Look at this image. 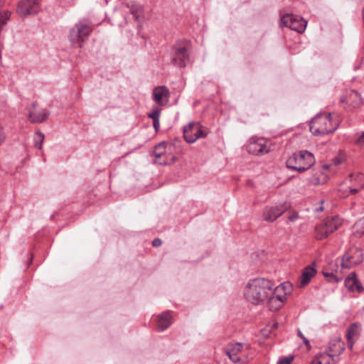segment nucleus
I'll return each mask as SVG.
<instances>
[{
    "label": "nucleus",
    "instance_id": "14",
    "mask_svg": "<svg viewBox=\"0 0 364 364\" xmlns=\"http://www.w3.org/2000/svg\"><path fill=\"white\" fill-rule=\"evenodd\" d=\"M287 209V206L284 205L266 207L262 214L263 220L267 222L272 223L281 216Z\"/></svg>",
    "mask_w": 364,
    "mask_h": 364
},
{
    "label": "nucleus",
    "instance_id": "32",
    "mask_svg": "<svg viewBox=\"0 0 364 364\" xmlns=\"http://www.w3.org/2000/svg\"><path fill=\"white\" fill-rule=\"evenodd\" d=\"M293 359H294L293 356H287V357L281 358L279 359L277 364H291Z\"/></svg>",
    "mask_w": 364,
    "mask_h": 364
},
{
    "label": "nucleus",
    "instance_id": "18",
    "mask_svg": "<svg viewBox=\"0 0 364 364\" xmlns=\"http://www.w3.org/2000/svg\"><path fill=\"white\" fill-rule=\"evenodd\" d=\"M345 349V343L341 337H336L331 339L328 344V353L333 358L341 355Z\"/></svg>",
    "mask_w": 364,
    "mask_h": 364
},
{
    "label": "nucleus",
    "instance_id": "36",
    "mask_svg": "<svg viewBox=\"0 0 364 364\" xmlns=\"http://www.w3.org/2000/svg\"><path fill=\"white\" fill-rule=\"evenodd\" d=\"M176 160V158L175 156L171 157V163L175 162ZM156 162L159 163V164L162 165H166L171 164V162H168L166 161H156Z\"/></svg>",
    "mask_w": 364,
    "mask_h": 364
},
{
    "label": "nucleus",
    "instance_id": "29",
    "mask_svg": "<svg viewBox=\"0 0 364 364\" xmlns=\"http://www.w3.org/2000/svg\"><path fill=\"white\" fill-rule=\"evenodd\" d=\"M44 139V135L40 132H38L35 134L34 136V144L35 146L39 149H41L42 144Z\"/></svg>",
    "mask_w": 364,
    "mask_h": 364
},
{
    "label": "nucleus",
    "instance_id": "2",
    "mask_svg": "<svg viewBox=\"0 0 364 364\" xmlns=\"http://www.w3.org/2000/svg\"><path fill=\"white\" fill-rule=\"evenodd\" d=\"M338 126V121H333L331 114H318L311 119L309 129L314 135H325L333 133Z\"/></svg>",
    "mask_w": 364,
    "mask_h": 364
},
{
    "label": "nucleus",
    "instance_id": "16",
    "mask_svg": "<svg viewBox=\"0 0 364 364\" xmlns=\"http://www.w3.org/2000/svg\"><path fill=\"white\" fill-rule=\"evenodd\" d=\"M153 100L159 105H166L170 97L168 89L164 86H158L153 90Z\"/></svg>",
    "mask_w": 364,
    "mask_h": 364
},
{
    "label": "nucleus",
    "instance_id": "28",
    "mask_svg": "<svg viewBox=\"0 0 364 364\" xmlns=\"http://www.w3.org/2000/svg\"><path fill=\"white\" fill-rule=\"evenodd\" d=\"M354 235L358 237L364 235V219H361L354 225Z\"/></svg>",
    "mask_w": 364,
    "mask_h": 364
},
{
    "label": "nucleus",
    "instance_id": "34",
    "mask_svg": "<svg viewBox=\"0 0 364 364\" xmlns=\"http://www.w3.org/2000/svg\"><path fill=\"white\" fill-rule=\"evenodd\" d=\"M299 218V215L296 212H289L288 215V220L291 222H294Z\"/></svg>",
    "mask_w": 364,
    "mask_h": 364
},
{
    "label": "nucleus",
    "instance_id": "38",
    "mask_svg": "<svg viewBox=\"0 0 364 364\" xmlns=\"http://www.w3.org/2000/svg\"><path fill=\"white\" fill-rule=\"evenodd\" d=\"M357 143L358 144H364V132L360 136V137L357 139Z\"/></svg>",
    "mask_w": 364,
    "mask_h": 364
},
{
    "label": "nucleus",
    "instance_id": "39",
    "mask_svg": "<svg viewBox=\"0 0 364 364\" xmlns=\"http://www.w3.org/2000/svg\"><path fill=\"white\" fill-rule=\"evenodd\" d=\"M329 168V165H323L322 167L318 168V169H322L323 171L325 172L326 170Z\"/></svg>",
    "mask_w": 364,
    "mask_h": 364
},
{
    "label": "nucleus",
    "instance_id": "5",
    "mask_svg": "<svg viewBox=\"0 0 364 364\" xmlns=\"http://www.w3.org/2000/svg\"><path fill=\"white\" fill-rule=\"evenodd\" d=\"M92 31L90 23L82 20L75 23L69 32V40L72 44L83 43Z\"/></svg>",
    "mask_w": 364,
    "mask_h": 364
},
{
    "label": "nucleus",
    "instance_id": "35",
    "mask_svg": "<svg viewBox=\"0 0 364 364\" xmlns=\"http://www.w3.org/2000/svg\"><path fill=\"white\" fill-rule=\"evenodd\" d=\"M161 244H162V241H161V239H159V238H155V239L152 241V245H153L154 247H156L161 246Z\"/></svg>",
    "mask_w": 364,
    "mask_h": 364
},
{
    "label": "nucleus",
    "instance_id": "9",
    "mask_svg": "<svg viewBox=\"0 0 364 364\" xmlns=\"http://www.w3.org/2000/svg\"><path fill=\"white\" fill-rule=\"evenodd\" d=\"M272 142L264 138L252 137L247 146V151L252 154L258 156L270 152L272 150Z\"/></svg>",
    "mask_w": 364,
    "mask_h": 364
},
{
    "label": "nucleus",
    "instance_id": "33",
    "mask_svg": "<svg viewBox=\"0 0 364 364\" xmlns=\"http://www.w3.org/2000/svg\"><path fill=\"white\" fill-rule=\"evenodd\" d=\"M297 334L303 340V342L306 346V347L310 348L311 346L309 340L302 334L301 331L298 330Z\"/></svg>",
    "mask_w": 364,
    "mask_h": 364
},
{
    "label": "nucleus",
    "instance_id": "21",
    "mask_svg": "<svg viewBox=\"0 0 364 364\" xmlns=\"http://www.w3.org/2000/svg\"><path fill=\"white\" fill-rule=\"evenodd\" d=\"M345 285L350 291H358L360 293L363 291V287L355 273L350 274V276L346 279Z\"/></svg>",
    "mask_w": 364,
    "mask_h": 364
},
{
    "label": "nucleus",
    "instance_id": "25",
    "mask_svg": "<svg viewBox=\"0 0 364 364\" xmlns=\"http://www.w3.org/2000/svg\"><path fill=\"white\" fill-rule=\"evenodd\" d=\"M316 271L312 266H307L304 268L302 274L301 276V285H306L311 280V279L315 275Z\"/></svg>",
    "mask_w": 364,
    "mask_h": 364
},
{
    "label": "nucleus",
    "instance_id": "37",
    "mask_svg": "<svg viewBox=\"0 0 364 364\" xmlns=\"http://www.w3.org/2000/svg\"><path fill=\"white\" fill-rule=\"evenodd\" d=\"M153 126H154V128L155 131L158 132V130L159 129V127H160L159 119L154 120Z\"/></svg>",
    "mask_w": 364,
    "mask_h": 364
},
{
    "label": "nucleus",
    "instance_id": "17",
    "mask_svg": "<svg viewBox=\"0 0 364 364\" xmlns=\"http://www.w3.org/2000/svg\"><path fill=\"white\" fill-rule=\"evenodd\" d=\"M127 6L129 9V13L133 16L135 21L139 23L138 27H141V23L144 20V6L136 3L127 4Z\"/></svg>",
    "mask_w": 364,
    "mask_h": 364
},
{
    "label": "nucleus",
    "instance_id": "15",
    "mask_svg": "<svg viewBox=\"0 0 364 364\" xmlns=\"http://www.w3.org/2000/svg\"><path fill=\"white\" fill-rule=\"evenodd\" d=\"M281 291H284L283 287L273 288V295L267 301L269 303V308L271 311L279 309L282 306L283 302L286 300V294L283 295L279 294Z\"/></svg>",
    "mask_w": 364,
    "mask_h": 364
},
{
    "label": "nucleus",
    "instance_id": "22",
    "mask_svg": "<svg viewBox=\"0 0 364 364\" xmlns=\"http://www.w3.org/2000/svg\"><path fill=\"white\" fill-rule=\"evenodd\" d=\"M337 360L328 353H322L316 355L312 360L311 364H336Z\"/></svg>",
    "mask_w": 364,
    "mask_h": 364
},
{
    "label": "nucleus",
    "instance_id": "13",
    "mask_svg": "<svg viewBox=\"0 0 364 364\" xmlns=\"http://www.w3.org/2000/svg\"><path fill=\"white\" fill-rule=\"evenodd\" d=\"M49 115V111L37 107L36 102H33L31 107L28 108V118L31 123H43L48 118Z\"/></svg>",
    "mask_w": 364,
    "mask_h": 364
},
{
    "label": "nucleus",
    "instance_id": "27",
    "mask_svg": "<svg viewBox=\"0 0 364 364\" xmlns=\"http://www.w3.org/2000/svg\"><path fill=\"white\" fill-rule=\"evenodd\" d=\"M166 146V142H161L155 146L153 154L156 159H160L165 155Z\"/></svg>",
    "mask_w": 364,
    "mask_h": 364
},
{
    "label": "nucleus",
    "instance_id": "42",
    "mask_svg": "<svg viewBox=\"0 0 364 364\" xmlns=\"http://www.w3.org/2000/svg\"><path fill=\"white\" fill-rule=\"evenodd\" d=\"M273 327L274 328H277V323H274Z\"/></svg>",
    "mask_w": 364,
    "mask_h": 364
},
{
    "label": "nucleus",
    "instance_id": "20",
    "mask_svg": "<svg viewBox=\"0 0 364 364\" xmlns=\"http://www.w3.org/2000/svg\"><path fill=\"white\" fill-rule=\"evenodd\" d=\"M328 180V174L322 169H314L313 175L309 178V182L313 186H319L326 183Z\"/></svg>",
    "mask_w": 364,
    "mask_h": 364
},
{
    "label": "nucleus",
    "instance_id": "26",
    "mask_svg": "<svg viewBox=\"0 0 364 364\" xmlns=\"http://www.w3.org/2000/svg\"><path fill=\"white\" fill-rule=\"evenodd\" d=\"M348 102L353 108L358 107L362 102L360 94L354 90H351L348 95Z\"/></svg>",
    "mask_w": 364,
    "mask_h": 364
},
{
    "label": "nucleus",
    "instance_id": "23",
    "mask_svg": "<svg viewBox=\"0 0 364 364\" xmlns=\"http://www.w3.org/2000/svg\"><path fill=\"white\" fill-rule=\"evenodd\" d=\"M351 181H355V185L349 186V192L351 194L358 193L364 186V176L361 173L350 176Z\"/></svg>",
    "mask_w": 364,
    "mask_h": 364
},
{
    "label": "nucleus",
    "instance_id": "31",
    "mask_svg": "<svg viewBox=\"0 0 364 364\" xmlns=\"http://www.w3.org/2000/svg\"><path fill=\"white\" fill-rule=\"evenodd\" d=\"M161 109L159 107H154L151 112L148 114V117L154 120L159 119L160 117Z\"/></svg>",
    "mask_w": 364,
    "mask_h": 364
},
{
    "label": "nucleus",
    "instance_id": "1",
    "mask_svg": "<svg viewBox=\"0 0 364 364\" xmlns=\"http://www.w3.org/2000/svg\"><path fill=\"white\" fill-rule=\"evenodd\" d=\"M274 284L264 278L251 279L244 288V297L248 302L259 305L267 302L273 295Z\"/></svg>",
    "mask_w": 364,
    "mask_h": 364
},
{
    "label": "nucleus",
    "instance_id": "12",
    "mask_svg": "<svg viewBox=\"0 0 364 364\" xmlns=\"http://www.w3.org/2000/svg\"><path fill=\"white\" fill-rule=\"evenodd\" d=\"M282 23L291 30L296 31L298 33L304 31L306 27V21L303 18H299L292 14H285L281 18Z\"/></svg>",
    "mask_w": 364,
    "mask_h": 364
},
{
    "label": "nucleus",
    "instance_id": "6",
    "mask_svg": "<svg viewBox=\"0 0 364 364\" xmlns=\"http://www.w3.org/2000/svg\"><path fill=\"white\" fill-rule=\"evenodd\" d=\"M341 219L338 216L326 218L315 228V237L317 240L326 238L341 225Z\"/></svg>",
    "mask_w": 364,
    "mask_h": 364
},
{
    "label": "nucleus",
    "instance_id": "8",
    "mask_svg": "<svg viewBox=\"0 0 364 364\" xmlns=\"http://www.w3.org/2000/svg\"><path fill=\"white\" fill-rule=\"evenodd\" d=\"M363 261V254L362 250L358 247H350L342 256L341 267V268L349 269L361 264Z\"/></svg>",
    "mask_w": 364,
    "mask_h": 364
},
{
    "label": "nucleus",
    "instance_id": "41",
    "mask_svg": "<svg viewBox=\"0 0 364 364\" xmlns=\"http://www.w3.org/2000/svg\"><path fill=\"white\" fill-rule=\"evenodd\" d=\"M341 161L338 159H335V164H341Z\"/></svg>",
    "mask_w": 364,
    "mask_h": 364
},
{
    "label": "nucleus",
    "instance_id": "3",
    "mask_svg": "<svg viewBox=\"0 0 364 364\" xmlns=\"http://www.w3.org/2000/svg\"><path fill=\"white\" fill-rule=\"evenodd\" d=\"M314 163L315 159L314 155L306 150L294 153L286 162L287 166L289 168L299 172H304L309 169Z\"/></svg>",
    "mask_w": 364,
    "mask_h": 364
},
{
    "label": "nucleus",
    "instance_id": "4",
    "mask_svg": "<svg viewBox=\"0 0 364 364\" xmlns=\"http://www.w3.org/2000/svg\"><path fill=\"white\" fill-rule=\"evenodd\" d=\"M250 346L247 343H231L225 348V352L229 358L235 363H245L249 359Z\"/></svg>",
    "mask_w": 364,
    "mask_h": 364
},
{
    "label": "nucleus",
    "instance_id": "7",
    "mask_svg": "<svg viewBox=\"0 0 364 364\" xmlns=\"http://www.w3.org/2000/svg\"><path fill=\"white\" fill-rule=\"evenodd\" d=\"M172 63L178 68H185L190 63V53L185 41H177L172 47Z\"/></svg>",
    "mask_w": 364,
    "mask_h": 364
},
{
    "label": "nucleus",
    "instance_id": "10",
    "mask_svg": "<svg viewBox=\"0 0 364 364\" xmlns=\"http://www.w3.org/2000/svg\"><path fill=\"white\" fill-rule=\"evenodd\" d=\"M205 136L206 134L202 130L200 124L198 122H191L183 129V137L190 144Z\"/></svg>",
    "mask_w": 364,
    "mask_h": 364
},
{
    "label": "nucleus",
    "instance_id": "30",
    "mask_svg": "<svg viewBox=\"0 0 364 364\" xmlns=\"http://www.w3.org/2000/svg\"><path fill=\"white\" fill-rule=\"evenodd\" d=\"M323 273L326 278H328L329 282H338L342 279L341 277L336 275L333 272L324 271Z\"/></svg>",
    "mask_w": 364,
    "mask_h": 364
},
{
    "label": "nucleus",
    "instance_id": "24",
    "mask_svg": "<svg viewBox=\"0 0 364 364\" xmlns=\"http://www.w3.org/2000/svg\"><path fill=\"white\" fill-rule=\"evenodd\" d=\"M172 323V316L169 311L164 312L158 317V328L160 331L166 329Z\"/></svg>",
    "mask_w": 364,
    "mask_h": 364
},
{
    "label": "nucleus",
    "instance_id": "40",
    "mask_svg": "<svg viewBox=\"0 0 364 364\" xmlns=\"http://www.w3.org/2000/svg\"><path fill=\"white\" fill-rule=\"evenodd\" d=\"M341 102V103H344V102H348V97L346 98V97L343 96L341 100H340Z\"/></svg>",
    "mask_w": 364,
    "mask_h": 364
},
{
    "label": "nucleus",
    "instance_id": "11",
    "mask_svg": "<svg viewBox=\"0 0 364 364\" xmlns=\"http://www.w3.org/2000/svg\"><path fill=\"white\" fill-rule=\"evenodd\" d=\"M40 10L39 0H21L16 9L21 17L37 14Z\"/></svg>",
    "mask_w": 364,
    "mask_h": 364
},
{
    "label": "nucleus",
    "instance_id": "19",
    "mask_svg": "<svg viewBox=\"0 0 364 364\" xmlns=\"http://www.w3.org/2000/svg\"><path fill=\"white\" fill-rule=\"evenodd\" d=\"M360 333V325L357 323H352L347 329L346 338L350 349L353 348L355 342L358 339Z\"/></svg>",
    "mask_w": 364,
    "mask_h": 364
}]
</instances>
